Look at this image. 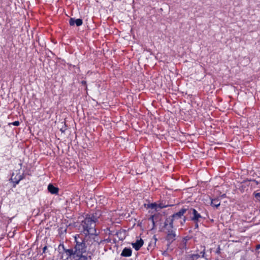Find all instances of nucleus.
<instances>
[{"label": "nucleus", "mask_w": 260, "mask_h": 260, "mask_svg": "<svg viewBox=\"0 0 260 260\" xmlns=\"http://www.w3.org/2000/svg\"><path fill=\"white\" fill-rule=\"evenodd\" d=\"M143 241L141 239L137 240L135 243H132V246L136 250H139L143 245Z\"/></svg>", "instance_id": "7"}, {"label": "nucleus", "mask_w": 260, "mask_h": 260, "mask_svg": "<svg viewBox=\"0 0 260 260\" xmlns=\"http://www.w3.org/2000/svg\"><path fill=\"white\" fill-rule=\"evenodd\" d=\"M169 248H168L167 249V251H165L163 253V254L165 255L166 254V253H167V251L168 250Z\"/></svg>", "instance_id": "18"}, {"label": "nucleus", "mask_w": 260, "mask_h": 260, "mask_svg": "<svg viewBox=\"0 0 260 260\" xmlns=\"http://www.w3.org/2000/svg\"><path fill=\"white\" fill-rule=\"evenodd\" d=\"M132 251L131 248H125L122 250L121 255L125 257H129L132 255Z\"/></svg>", "instance_id": "8"}, {"label": "nucleus", "mask_w": 260, "mask_h": 260, "mask_svg": "<svg viewBox=\"0 0 260 260\" xmlns=\"http://www.w3.org/2000/svg\"><path fill=\"white\" fill-rule=\"evenodd\" d=\"M149 207L151 209H155L157 210L158 208L161 209L164 207V206H161V205H157L156 203H153L149 205Z\"/></svg>", "instance_id": "11"}, {"label": "nucleus", "mask_w": 260, "mask_h": 260, "mask_svg": "<svg viewBox=\"0 0 260 260\" xmlns=\"http://www.w3.org/2000/svg\"><path fill=\"white\" fill-rule=\"evenodd\" d=\"M186 210L185 208L181 209L177 213L167 218L165 222V224H167L169 225V228L174 226V223L177 224L178 222H179L181 225H183L186 220V218L183 216V215Z\"/></svg>", "instance_id": "3"}, {"label": "nucleus", "mask_w": 260, "mask_h": 260, "mask_svg": "<svg viewBox=\"0 0 260 260\" xmlns=\"http://www.w3.org/2000/svg\"><path fill=\"white\" fill-rule=\"evenodd\" d=\"M47 246H45V247L43 248V252H45V251H46V250L47 249Z\"/></svg>", "instance_id": "16"}, {"label": "nucleus", "mask_w": 260, "mask_h": 260, "mask_svg": "<svg viewBox=\"0 0 260 260\" xmlns=\"http://www.w3.org/2000/svg\"><path fill=\"white\" fill-rule=\"evenodd\" d=\"M189 213L193 215V216L191 218V219L195 222H198L200 221V219L202 218L200 214H199L194 209H191L190 210Z\"/></svg>", "instance_id": "5"}, {"label": "nucleus", "mask_w": 260, "mask_h": 260, "mask_svg": "<svg viewBox=\"0 0 260 260\" xmlns=\"http://www.w3.org/2000/svg\"><path fill=\"white\" fill-rule=\"evenodd\" d=\"M23 179V177L21 175H19L18 176V179H16V181H15L16 184H18L19 181Z\"/></svg>", "instance_id": "13"}, {"label": "nucleus", "mask_w": 260, "mask_h": 260, "mask_svg": "<svg viewBox=\"0 0 260 260\" xmlns=\"http://www.w3.org/2000/svg\"><path fill=\"white\" fill-rule=\"evenodd\" d=\"M205 249H203V251L200 252V254H193L191 255V258L193 259V260H194L195 259H198L199 257L202 256L203 257L205 253Z\"/></svg>", "instance_id": "10"}, {"label": "nucleus", "mask_w": 260, "mask_h": 260, "mask_svg": "<svg viewBox=\"0 0 260 260\" xmlns=\"http://www.w3.org/2000/svg\"><path fill=\"white\" fill-rule=\"evenodd\" d=\"M220 204V202H219L218 199H215L212 200L211 201V205L212 206H215L216 207H218Z\"/></svg>", "instance_id": "12"}, {"label": "nucleus", "mask_w": 260, "mask_h": 260, "mask_svg": "<svg viewBox=\"0 0 260 260\" xmlns=\"http://www.w3.org/2000/svg\"><path fill=\"white\" fill-rule=\"evenodd\" d=\"M69 23L71 26H73L76 24L77 26H79L82 24L83 21L81 19H75L73 18H71L69 20Z\"/></svg>", "instance_id": "6"}, {"label": "nucleus", "mask_w": 260, "mask_h": 260, "mask_svg": "<svg viewBox=\"0 0 260 260\" xmlns=\"http://www.w3.org/2000/svg\"><path fill=\"white\" fill-rule=\"evenodd\" d=\"M9 124H12L14 126H18L20 124V122L18 121H15L13 122L10 123Z\"/></svg>", "instance_id": "14"}, {"label": "nucleus", "mask_w": 260, "mask_h": 260, "mask_svg": "<svg viewBox=\"0 0 260 260\" xmlns=\"http://www.w3.org/2000/svg\"><path fill=\"white\" fill-rule=\"evenodd\" d=\"M195 226H196V228H198L199 225H198V222H196Z\"/></svg>", "instance_id": "17"}, {"label": "nucleus", "mask_w": 260, "mask_h": 260, "mask_svg": "<svg viewBox=\"0 0 260 260\" xmlns=\"http://www.w3.org/2000/svg\"><path fill=\"white\" fill-rule=\"evenodd\" d=\"M75 241L76 245L74 249H66L63 247L64 253H66V259L69 260H82L86 259L87 257L83 255V253L86 251V242L87 244L92 245L94 242L92 239H89L88 240L84 239L80 237L79 235L75 236Z\"/></svg>", "instance_id": "1"}, {"label": "nucleus", "mask_w": 260, "mask_h": 260, "mask_svg": "<svg viewBox=\"0 0 260 260\" xmlns=\"http://www.w3.org/2000/svg\"><path fill=\"white\" fill-rule=\"evenodd\" d=\"M48 190L52 194H57L58 192V188L54 186L51 184L48 185Z\"/></svg>", "instance_id": "9"}, {"label": "nucleus", "mask_w": 260, "mask_h": 260, "mask_svg": "<svg viewBox=\"0 0 260 260\" xmlns=\"http://www.w3.org/2000/svg\"><path fill=\"white\" fill-rule=\"evenodd\" d=\"M255 197L257 199L260 200V192L255 193Z\"/></svg>", "instance_id": "15"}, {"label": "nucleus", "mask_w": 260, "mask_h": 260, "mask_svg": "<svg viewBox=\"0 0 260 260\" xmlns=\"http://www.w3.org/2000/svg\"><path fill=\"white\" fill-rule=\"evenodd\" d=\"M96 220V219L93 216L86 217L82 222V225L83 232L85 234V239L88 240L89 239H92L94 242L99 244L95 229Z\"/></svg>", "instance_id": "2"}, {"label": "nucleus", "mask_w": 260, "mask_h": 260, "mask_svg": "<svg viewBox=\"0 0 260 260\" xmlns=\"http://www.w3.org/2000/svg\"><path fill=\"white\" fill-rule=\"evenodd\" d=\"M167 224H165V229L167 233L166 240L169 243L168 244V246H169L170 244L175 240L176 234L174 230V226H171L170 228H169Z\"/></svg>", "instance_id": "4"}]
</instances>
